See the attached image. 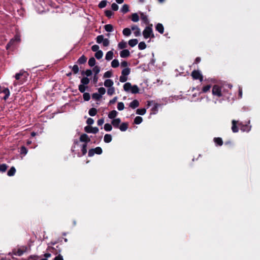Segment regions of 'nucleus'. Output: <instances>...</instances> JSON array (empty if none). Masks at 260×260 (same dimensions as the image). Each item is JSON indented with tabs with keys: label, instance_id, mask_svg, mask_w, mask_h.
Returning a JSON list of instances; mask_svg holds the SVG:
<instances>
[{
	"label": "nucleus",
	"instance_id": "obj_59",
	"mask_svg": "<svg viewBox=\"0 0 260 260\" xmlns=\"http://www.w3.org/2000/svg\"><path fill=\"white\" fill-rule=\"evenodd\" d=\"M72 71L74 74H76L79 72V67L77 64H75L72 67Z\"/></svg>",
	"mask_w": 260,
	"mask_h": 260
},
{
	"label": "nucleus",
	"instance_id": "obj_44",
	"mask_svg": "<svg viewBox=\"0 0 260 260\" xmlns=\"http://www.w3.org/2000/svg\"><path fill=\"white\" fill-rule=\"evenodd\" d=\"M96 60L93 57L89 58L88 60V64L90 67H93L95 64Z\"/></svg>",
	"mask_w": 260,
	"mask_h": 260
},
{
	"label": "nucleus",
	"instance_id": "obj_22",
	"mask_svg": "<svg viewBox=\"0 0 260 260\" xmlns=\"http://www.w3.org/2000/svg\"><path fill=\"white\" fill-rule=\"evenodd\" d=\"M132 87V85L131 83L129 82H127L125 83L123 85V89L126 92L131 91Z\"/></svg>",
	"mask_w": 260,
	"mask_h": 260
},
{
	"label": "nucleus",
	"instance_id": "obj_41",
	"mask_svg": "<svg viewBox=\"0 0 260 260\" xmlns=\"http://www.w3.org/2000/svg\"><path fill=\"white\" fill-rule=\"evenodd\" d=\"M21 76H24V78L26 77V76H25V73L24 72H19V73H17L16 75H15V79L17 80L20 79V78Z\"/></svg>",
	"mask_w": 260,
	"mask_h": 260
},
{
	"label": "nucleus",
	"instance_id": "obj_54",
	"mask_svg": "<svg viewBox=\"0 0 260 260\" xmlns=\"http://www.w3.org/2000/svg\"><path fill=\"white\" fill-rule=\"evenodd\" d=\"M87 144H84L82 145V149H81V151H82V155H85L86 153H87Z\"/></svg>",
	"mask_w": 260,
	"mask_h": 260
},
{
	"label": "nucleus",
	"instance_id": "obj_60",
	"mask_svg": "<svg viewBox=\"0 0 260 260\" xmlns=\"http://www.w3.org/2000/svg\"><path fill=\"white\" fill-rule=\"evenodd\" d=\"M20 152L21 154L25 155L27 152V149L25 146H23L21 147Z\"/></svg>",
	"mask_w": 260,
	"mask_h": 260
},
{
	"label": "nucleus",
	"instance_id": "obj_8",
	"mask_svg": "<svg viewBox=\"0 0 260 260\" xmlns=\"http://www.w3.org/2000/svg\"><path fill=\"white\" fill-rule=\"evenodd\" d=\"M84 131L87 133L96 134L99 132V128L97 127H93L87 125L84 127Z\"/></svg>",
	"mask_w": 260,
	"mask_h": 260
},
{
	"label": "nucleus",
	"instance_id": "obj_47",
	"mask_svg": "<svg viewBox=\"0 0 260 260\" xmlns=\"http://www.w3.org/2000/svg\"><path fill=\"white\" fill-rule=\"evenodd\" d=\"M92 98L95 100L99 101L101 99L102 96L98 93H94L92 94Z\"/></svg>",
	"mask_w": 260,
	"mask_h": 260
},
{
	"label": "nucleus",
	"instance_id": "obj_31",
	"mask_svg": "<svg viewBox=\"0 0 260 260\" xmlns=\"http://www.w3.org/2000/svg\"><path fill=\"white\" fill-rule=\"evenodd\" d=\"M16 172V169L14 167H12L8 171L7 175L9 176H13L15 175Z\"/></svg>",
	"mask_w": 260,
	"mask_h": 260
},
{
	"label": "nucleus",
	"instance_id": "obj_18",
	"mask_svg": "<svg viewBox=\"0 0 260 260\" xmlns=\"http://www.w3.org/2000/svg\"><path fill=\"white\" fill-rule=\"evenodd\" d=\"M128 126V124L127 122H123L120 125H119L118 128L120 129V130L122 132H125L126 131Z\"/></svg>",
	"mask_w": 260,
	"mask_h": 260
},
{
	"label": "nucleus",
	"instance_id": "obj_14",
	"mask_svg": "<svg viewBox=\"0 0 260 260\" xmlns=\"http://www.w3.org/2000/svg\"><path fill=\"white\" fill-rule=\"evenodd\" d=\"M120 119L119 118H118L113 119L111 123L113 125L114 127L118 128L119 126V124L120 123Z\"/></svg>",
	"mask_w": 260,
	"mask_h": 260
},
{
	"label": "nucleus",
	"instance_id": "obj_48",
	"mask_svg": "<svg viewBox=\"0 0 260 260\" xmlns=\"http://www.w3.org/2000/svg\"><path fill=\"white\" fill-rule=\"evenodd\" d=\"M101 70L100 67L98 66H95L93 67L92 71L94 72V75H98Z\"/></svg>",
	"mask_w": 260,
	"mask_h": 260
},
{
	"label": "nucleus",
	"instance_id": "obj_21",
	"mask_svg": "<svg viewBox=\"0 0 260 260\" xmlns=\"http://www.w3.org/2000/svg\"><path fill=\"white\" fill-rule=\"evenodd\" d=\"M90 82L89 79L87 77H84L81 79V84L87 86Z\"/></svg>",
	"mask_w": 260,
	"mask_h": 260
},
{
	"label": "nucleus",
	"instance_id": "obj_27",
	"mask_svg": "<svg viewBox=\"0 0 260 260\" xmlns=\"http://www.w3.org/2000/svg\"><path fill=\"white\" fill-rule=\"evenodd\" d=\"M138 43V41L136 39H131L129 40L128 41V45L132 47H133L135 46Z\"/></svg>",
	"mask_w": 260,
	"mask_h": 260
},
{
	"label": "nucleus",
	"instance_id": "obj_45",
	"mask_svg": "<svg viewBox=\"0 0 260 260\" xmlns=\"http://www.w3.org/2000/svg\"><path fill=\"white\" fill-rule=\"evenodd\" d=\"M160 104L155 103L154 106L152 108L151 111L153 114H156L158 111V108L160 106Z\"/></svg>",
	"mask_w": 260,
	"mask_h": 260
},
{
	"label": "nucleus",
	"instance_id": "obj_56",
	"mask_svg": "<svg viewBox=\"0 0 260 260\" xmlns=\"http://www.w3.org/2000/svg\"><path fill=\"white\" fill-rule=\"evenodd\" d=\"M115 92V88L114 87H110L108 89L107 93L109 95H113Z\"/></svg>",
	"mask_w": 260,
	"mask_h": 260
},
{
	"label": "nucleus",
	"instance_id": "obj_49",
	"mask_svg": "<svg viewBox=\"0 0 260 260\" xmlns=\"http://www.w3.org/2000/svg\"><path fill=\"white\" fill-rule=\"evenodd\" d=\"M8 168V166L5 164L0 165V172H5Z\"/></svg>",
	"mask_w": 260,
	"mask_h": 260
},
{
	"label": "nucleus",
	"instance_id": "obj_19",
	"mask_svg": "<svg viewBox=\"0 0 260 260\" xmlns=\"http://www.w3.org/2000/svg\"><path fill=\"white\" fill-rule=\"evenodd\" d=\"M139 106V102L137 100H133L130 104L129 107L132 109H135Z\"/></svg>",
	"mask_w": 260,
	"mask_h": 260
},
{
	"label": "nucleus",
	"instance_id": "obj_36",
	"mask_svg": "<svg viewBox=\"0 0 260 260\" xmlns=\"http://www.w3.org/2000/svg\"><path fill=\"white\" fill-rule=\"evenodd\" d=\"M94 56L96 59H100L103 56V52L102 50H99L95 53Z\"/></svg>",
	"mask_w": 260,
	"mask_h": 260
},
{
	"label": "nucleus",
	"instance_id": "obj_13",
	"mask_svg": "<svg viewBox=\"0 0 260 260\" xmlns=\"http://www.w3.org/2000/svg\"><path fill=\"white\" fill-rule=\"evenodd\" d=\"M120 57L122 58H126L129 56L130 52L127 49H124L120 52Z\"/></svg>",
	"mask_w": 260,
	"mask_h": 260
},
{
	"label": "nucleus",
	"instance_id": "obj_33",
	"mask_svg": "<svg viewBox=\"0 0 260 260\" xmlns=\"http://www.w3.org/2000/svg\"><path fill=\"white\" fill-rule=\"evenodd\" d=\"M104 28L107 32H112L113 30V26L112 24H106L104 26Z\"/></svg>",
	"mask_w": 260,
	"mask_h": 260
},
{
	"label": "nucleus",
	"instance_id": "obj_34",
	"mask_svg": "<svg viewBox=\"0 0 260 260\" xmlns=\"http://www.w3.org/2000/svg\"><path fill=\"white\" fill-rule=\"evenodd\" d=\"M146 112L145 108L137 109L136 110V114L140 115H144Z\"/></svg>",
	"mask_w": 260,
	"mask_h": 260
},
{
	"label": "nucleus",
	"instance_id": "obj_15",
	"mask_svg": "<svg viewBox=\"0 0 260 260\" xmlns=\"http://www.w3.org/2000/svg\"><path fill=\"white\" fill-rule=\"evenodd\" d=\"M155 29L161 34L164 32V27L161 23H157L155 26Z\"/></svg>",
	"mask_w": 260,
	"mask_h": 260
},
{
	"label": "nucleus",
	"instance_id": "obj_57",
	"mask_svg": "<svg viewBox=\"0 0 260 260\" xmlns=\"http://www.w3.org/2000/svg\"><path fill=\"white\" fill-rule=\"evenodd\" d=\"M112 71H108L104 73L103 77L105 78H110L112 77Z\"/></svg>",
	"mask_w": 260,
	"mask_h": 260
},
{
	"label": "nucleus",
	"instance_id": "obj_43",
	"mask_svg": "<svg viewBox=\"0 0 260 260\" xmlns=\"http://www.w3.org/2000/svg\"><path fill=\"white\" fill-rule=\"evenodd\" d=\"M118 46L119 49H123L127 47V44L125 42L122 41L118 43Z\"/></svg>",
	"mask_w": 260,
	"mask_h": 260
},
{
	"label": "nucleus",
	"instance_id": "obj_50",
	"mask_svg": "<svg viewBox=\"0 0 260 260\" xmlns=\"http://www.w3.org/2000/svg\"><path fill=\"white\" fill-rule=\"evenodd\" d=\"M83 98L85 101H88L90 99V95L88 92H85L83 94Z\"/></svg>",
	"mask_w": 260,
	"mask_h": 260
},
{
	"label": "nucleus",
	"instance_id": "obj_35",
	"mask_svg": "<svg viewBox=\"0 0 260 260\" xmlns=\"http://www.w3.org/2000/svg\"><path fill=\"white\" fill-rule=\"evenodd\" d=\"M97 113V110L95 108H91L88 111V114L91 116H95Z\"/></svg>",
	"mask_w": 260,
	"mask_h": 260
},
{
	"label": "nucleus",
	"instance_id": "obj_12",
	"mask_svg": "<svg viewBox=\"0 0 260 260\" xmlns=\"http://www.w3.org/2000/svg\"><path fill=\"white\" fill-rule=\"evenodd\" d=\"M131 29L133 30H135L134 31V35L135 36L138 37L141 35L140 29L138 27L137 25H134L132 26Z\"/></svg>",
	"mask_w": 260,
	"mask_h": 260
},
{
	"label": "nucleus",
	"instance_id": "obj_38",
	"mask_svg": "<svg viewBox=\"0 0 260 260\" xmlns=\"http://www.w3.org/2000/svg\"><path fill=\"white\" fill-rule=\"evenodd\" d=\"M119 66V62L118 59H114L111 62V66L114 68L118 67Z\"/></svg>",
	"mask_w": 260,
	"mask_h": 260
},
{
	"label": "nucleus",
	"instance_id": "obj_23",
	"mask_svg": "<svg viewBox=\"0 0 260 260\" xmlns=\"http://www.w3.org/2000/svg\"><path fill=\"white\" fill-rule=\"evenodd\" d=\"M118 113L116 110H112L109 112L108 114V117L110 119H113L115 118L117 115Z\"/></svg>",
	"mask_w": 260,
	"mask_h": 260
},
{
	"label": "nucleus",
	"instance_id": "obj_52",
	"mask_svg": "<svg viewBox=\"0 0 260 260\" xmlns=\"http://www.w3.org/2000/svg\"><path fill=\"white\" fill-rule=\"evenodd\" d=\"M104 129L107 132H110L112 130V126L111 124H110L109 123H106L104 125Z\"/></svg>",
	"mask_w": 260,
	"mask_h": 260
},
{
	"label": "nucleus",
	"instance_id": "obj_63",
	"mask_svg": "<svg viewBox=\"0 0 260 260\" xmlns=\"http://www.w3.org/2000/svg\"><path fill=\"white\" fill-rule=\"evenodd\" d=\"M91 50L93 52H97L99 50V46L98 45H94L91 47Z\"/></svg>",
	"mask_w": 260,
	"mask_h": 260
},
{
	"label": "nucleus",
	"instance_id": "obj_4",
	"mask_svg": "<svg viewBox=\"0 0 260 260\" xmlns=\"http://www.w3.org/2000/svg\"><path fill=\"white\" fill-rule=\"evenodd\" d=\"M212 93L213 95L216 96L218 98L222 96L223 94L221 90V87L218 85H214L212 87Z\"/></svg>",
	"mask_w": 260,
	"mask_h": 260
},
{
	"label": "nucleus",
	"instance_id": "obj_26",
	"mask_svg": "<svg viewBox=\"0 0 260 260\" xmlns=\"http://www.w3.org/2000/svg\"><path fill=\"white\" fill-rule=\"evenodd\" d=\"M120 11L123 14L127 13L129 11V6L127 4L123 5Z\"/></svg>",
	"mask_w": 260,
	"mask_h": 260
},
{
	"label": "nucleus",
	"instance_id": "obj_28",
	"mask_svg": "<svg viewBox=\"0 0 260 260\" xmlns=\"http://www.w3.org/2000/svg\"><path fill=\"white\" fill-rule=\"evenodd\" d=\"M104 141L105 143H110L112 141V136L110 134H106L104 136Z\"/></svg>",
	"mask_w": 260,
	"mask_h": 260
},
{
	"label": "nucleus",
	"instance_id": "obj_10",
	"mask_svg": "<svg viewBox=\"0 0 260 260\" xmlns=\"http://www.w3.org/2000/svg\"><path fill=\"white\" fill-rule=\"evenodd\" d=\"M47 250L53 253L55 255H56L61 252V248H59L58 249H57L55 247L49 246L47 249Z\"/></svg>",
	"mask_w": 260,
	"mask_h": 260
},
{
	"label": "nucleus",
	"instance_id": "obj_62",
	"mask_svg": "<svg viewBox=\"0 0 260 260\" xmlns=\"http://www.w3.org/2000/svg\"><path fill=\"white\" fill-rule=\"evenodd\" d=\"M111 8L113 11H116L118 10L119 7L116 3H113L111 5Z\"/></svg>",
	"mask_w": 260,
	"mask_h": 260
},
{
	"label": "nucleus",
	"instance_id": "obj_30",
	"mask_svg": "<svg viewBox=\"0 0 260 260\" xmlns=\"http://www.w3.org/2000/svg\"><path fill=\"white\" fill-rule=\"evenodd\" d=\"M131 92L133 94H136L139 93V88L138 87L137 85H134L132 86V87L131 90Z\"/></svg>",
	"mask_w": 260,
	"mask_h": 260
},
{
	"label": "nucleus",
	"instance_id": "obj_5",
	"mask_svg": "<svg viewBox=\"0 0 260 260\" xmlns=\"http://www.w3.org/2000/svg\"><path fill=\"white\" fill-rule=\"evenodd\" d=\"M191 76L194 80H199L200 82L203 81V76L199 70H193L191 73Z\"/></svg>",
	"mask_w": 260,
	"mask_h": 260
},
{
	"label": "nucleus",
	"instance_id": "obj_32",
	"mask_svg": "<svg viewBox=\"0 0 260 260\" xmlns=\"http://www.w3.org/2000/svg\"><path fill=\"white\" fill-rule=\"evenodd\" d=\"M81 75H86L87 77H89L92 75V71L90 69H87L85 71H83L81 72Z\"/></svg>",
	"mask_w": 260,
	"mask_h": 260
},
{
	"label": "nucleus",
	"instance_id": "obj_37",
	"mask_svg": "<svg viewBox=\"0 0 260 260\" xmlns=\"http://www.w3.org/2000/svg\"><path fill=\"white\" fill-rule=\"evenodd\" d=\"M108 2L106 0H103L100 2L98 7L100 9H103L107 6Z\"/></svg>",
	"mask_w": 260,
	"mask_h": 260
},
{
	"label": "nucleus",
	"instance_id": "obj_53",
	"mask_svg": "<svg viewBox=\"0 0 260 260\" xmlns=\"http://www.w3.org/2000/svg\"><path fill=\"white\" fill-rule=\"evenodd\" d=\"M104 36L103 35H99L96 38V42L98 44H100L102 43L103 41H104Z\"/></svg>",
	"mask_w": 260,
	"mask_h": 260
},
{
	"label": "nucleus",
	"instance_id": "obj_20",
	"mask_svg": "<svg viewBox=\"0 0 260 260\" xmlns=\"http://www.w3.org/2000/svg\"><path fill=\"white\" fill-rule=\"evenodd\" d=\"M114 82L111 79H106L104 82V85L106 87H112Z\"/></svg>",
	"mask_w": 260,
	"mask_h": 260
},
{
	"label": "nucleus",
	"instance_id": "obj_64",
	"mask_svg": "<svg viewBox=\"0 0 260 260\" xmlns=\"http://www.w3.org/2000/svg\"><path fill=\"white\" fill-rule=\"evenodd\" d=\"M53 260H63V256L59 253L58 255L54 257Z\"/></svg>",
	"mask_w": 260,
	"mask_h": 260
},
{
	"label": "nucleus",
	"instance_id": "obj_29",
	"mask_svg": "<svg viewBox=\"0 0 260 260\" xmlns=\"http://www.w3.org/2000/svg\"><path fill=\"white\" fill-rule=\"evenodd\" d=\"M131 20L133 22H136L139 20V16L137 13H133L131 16Z\"/></svg>",
	"mask_w": 260,
	"mask_h": 260
},
{
	"label": "nucleus",
	"instance_id": "obj_16",
	"mask_svg": "<svg viewBox=\"0 0 260 260\" xmlns=\"http://www.w3.org/2000/svg\"><path fill=\"white\" fill-rule=\"evenodd\" d=\"M140 17H141V20L143 21V22L145 24H147V25L148 24V25H149V24H150L149 21L147 18V16L146 15H145L143 13H140Z\"/></svg>",
	"mask_w": 260,
	"mask_h": 260
},
{
	"label": "nucleus",
	"instance_id": "obj_55",
	"mask_svg": "<svg viewBox=\"0 0 260 260\" xmlns=\"http://www.w3.org/2000/svg\"><path fill=\"white\" fill-rule=\"evenodd\" d=\"M105 14L106 16L109 18H110L112 15H114V13L112 11H111V10H106L105 11Z\"/></svg>",
	"mask_w": 260,
	"mask_h": 260
},
{
	"label": "nucleus",
	"instance_id": "obj_7",
	"mask_svg": "<svg viewBox=\"0 0 260 260\" xmlns=\"http://www.w3.org/2000/svg\"><path fill=\"white\" fill-rule=\"evenodd\" d=\"M27 249V247L23 246L21 248L18 249H14L12 252L15 255L21 256L26 251Z\"/></svg>",
	"mask_w": 260,
	"mask_h": 260
},
{
	"label": "nucleus",
	"instance_id": "obj_24",
	"mask_svg": "<svg viewBox=\"0 0 260 260\" xmlns=\"http://www.w3.org/2000/svg\"><path fill=\"white\" fill-rule=\"evenodd\" d=\"M214 143L218 146H221L223 144V141L221 138L217 137L214 138Z\"/></svg>",
	"mask_w": 260,
	"mask_h": 260
},
{
	"label": "nucleus",
	"instance_id": "obj_25",
	"mask_svg": "<svg viewBox=\"0 0 260 260\" xmlns=\"http://www.w3.org/2000/svg\"><path fill=\"white\" fill-rule=\"evenodd\" d=\"M113 52L112 51H108L105 56V59L107 60H110L113 58Z\"/></svg>",
	"mask_w": 260,
	"mask_h": 260
},
{
	"label": "nucleus",
	"instance_id": "obj_39",
	"mask_svg": "<svg viewBox=\"0 0 260 260\" xmlns=\"http://www.w3.org/2000/svg\"><path fill=\"white\" fill-rule=\"evenodd\" d=\"M87 88H88L87 86H85V85H82V84H80L78 86V89H79V90L80 91V92L81 93H85V91Z\"/></svg>",
	"mask_w": 260,
	"mask_h": 260
},
{
	"label": "nucleus",
	"instance_id": "obj_58",
	"mask_svg": "<svg viewBox=\"0 0 260 260\" xmlns=\"http://www.w3.org/2000/svg\"><path fill=\"white\" fill-rule=\"evenodd\" d=\"M124 108V105L122 102H119L117 104V109L119 111H122Z\"/></svg>",
	"mask_w": 260,
	"mask_h": 260
},
{
	"label": "nucleus",
	"instance_id": "obj_9",
	"mask_svg": "<svg viewBox=\"0 0 260 260\" xmlns=\"http://www.w3.org/2000/svg\"><path fill=\"white\" fill-rule=\"evenodd\" d=\"M1 92L5 94V96L3 98L4 100H7L10 95V91L8 88L1 87L0 86Z\"/></svg>",
	"mask_w": 260,
	"mask_h": 260
},
{
	"label": "nucleus",
	"instance_id": "obj_40",
	"mask_svg": "<svg viewBox=\"0 0 260 260\" xmlns=\"http://www.w3.org/2000/svg\"><path fill=\"white\" fill-rule=\"evenodd\" d=\"M211 87V85L210 84L204 86L202 88V92L203 93H206L210 90Z\"/></svg>",
	"mask_w": 260,
	"mask_h": 260
},
{
	"label": "nucleus",
	"instance_id": "obj_6",
	"mask_svg": "<svg viewBox=\"0 0 260 260\" xmlns=\"http://www.w3.org/2000/svg\"><path fill=\"white\" fill-rule=\"evenodd\" d=\"M103 152V150L100 147H97L95 148L90 149L88 151V155L89 157L93 156L94 154H101Z\"/></svg>",
	"mask_w": 260,
	"mask_h": 260
},
{
	"label": "nucleus",
	"instance_id": "obj_46",
	"mask_svg": "<svg viewBox=\"0 0 260 260\" xmlns=\"http://www.w3.org/2000/svg\"><path fill=\"white\" fill-rule=\"evenodd\" d=\"M143 121V118L140 116H137L134 119V123L136 124H140Z\"/></svg>",
	"mask_w": 260,
	"mask_h": 260
},
{
	"label": "nucleus",
	"instance_id": "obj_17",
	"mask_svg": "<svg viewBox=\"0 0 260 260\" xmlns=\"http://www.w3.org/2000/svg\"><path fill=\"white\" fill-rule=\"evenodd\" d=\"M87 57L84 55H82L77 60V62L79 64H84L86 61H87Z\"/></svg>",
	"mask_w": 260,
	"mask_h": 260
},
{
	"label": "nucleus",
	"instance_id": "obj_11",
	"mask_svg": "<svg viewBox=\"0 0 260 260\" xmlns=\"http://www.w3.org/2000/svg\"><path fill=\"white\" fill-rule=\"evenodd\" d=\"M80 141L82 142H85V144H87V143L90 141V139L87 134H83L80 136Z\"/></svg>",
	"mask_w": 260,
	"mask_h": 260
},
{
	"label": "nucleus",
	"instance_id": "obj_42",
	"mask_svg": "<svg viewBox=\"0 0 260 260\" xmlns=\"http://www.w3.org/2000/svg\"><path fill=\"white\" fill-rule=\"evenodd\" d=\"M122 33L125 36H129L131 34V30L128 28H125L123 29Z\"/></svg>",
	"mask_w": 260,
	"mask_h": 260
},
{
	"label": "nucleus",
	"instance_id": "obj_3",
	"mask_svg": "<svg viewBox=\"0 0 260 260\" xmlns=\"http://www.w3.org/2000/svg\"><path fill=\"white\" fill-rule=\"evenodd\" d=\"M130 68H125L124 69H123L121 72V75L119 78V81L122 83L126 82L127 80V76L130 74Z\"/></svg>",
	"mask_w": 260,
	"mask_h": 260
},
{
	"label": "nucleus",
	"instance_id": "obj_61",
	"mask_svg": "<svg viewBox=\"0 0 260 260\" xmlns=\"http://www.w3.org/2000/svg\"><path fill=\"white\" fill-rule=\"evenodd\" d=\"M99 94L101 96L104 95L106 92V89L104 87H100L98 89Z\"/></svg>",
	"mask_w": 260,
	"mask_h": 260
},
{
	"label": "nucleus",
	"instance_id": "obj_1",
	"mask_svg": "<svg viewBox=\"0 0 260 260\" xmlns=\"http://www.w3.org/2000/svg\"><path fill=\"white\" fill-rule=\"evenodd\" d=\"M232 130L234 133H237L239 131L237 125L240 126L241 131L243 132H249L251 130V126L249 125L250 121L249 120L247 124H243L242 122H239L238 121L233 120L232 121Z\"/></svg>",
	"mask_w": 260,
	"mask_h": 260
},
{
	"label": "nucleus",
	"instance_id": "obj_2",
	"mask_svg": "<svg viewBox=\"0 0 260 260\" xmlns=\"http://www.w3.org/2000/svg\"><path fill=\"white\" fill-rule=\"evenodd\" d=\"M152 24H150L148 26H146L143 30V35L145 39H148L150 37H154L152 30Z\"/></svg>",
	"mask_w": 260,
	"mask_h": 260
},
{
	"label": "nucleus",
	"instance_id": "obj_51",
	"mask_svg": "<svg viewBox=\"0 0 260 260\" xmlns=\"http://www.w3.org/2000/svg\"><path fill=\"white\" fill-rule=\"evenodd\" d=\"M139 50H144L146 48V45L144 42H141L138 45Z\"/></svg>",
	"mask_w": 260,
	"mask_h": 260
}]
</instances>
